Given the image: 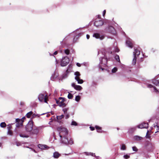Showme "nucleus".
I'll return each instance as SVG.
<instances>
[{
	"label": "nucleus",
	"mask_w": 159,
	"mask_h": 159,
	"mask_svg": "<svg viewBox=\"0 0 159 159\" xmlns=\"http://www.w3.org/2000/svg\"><path fill=\"white\" fill-rule=\"evenodd\" d=\"M95 155V153H91V155L92 156H94Z\"/></svg>",
	"instance_id": "4d7b16f0"
},
{
	"label": "nucleus",
	"mask_w": 159,
	"mask_h": 159,
	"mask_svg": "<svg viewBox=\"0 0 159 159\" xmlns=\"http://www.w3.org/2000/svg\"><path fill=\"white\" fill-rule=\"evenodd\" d=\"M67 97L68 98L71 99L73 97V96L72 94L69 93Z\"/></svg>",
	"instance_id": "e433bc0d"
},
{
	"label": "nucleus",
	"mask_w": 159,
	"mask_h": 159,
	"mask_svg": "<svg viewBox=\"0 0 159 159\" xmlns=\"http://www.w3.org/2000/svg\"><path fill=\"white\" fill-rule=\"evenodd\" d=\"M73 141L72 139L70 138L69 140L68 139V144L71 145L73 143Z\"/></svg>",
	"instance_id": "7c9ffc66"
},
{
	"label": "nucleus",
	"mask_w": 159,
	"mask_h": 159,
	"mask_svg": "<svg viewBox=\"0 0 159 159\" xmlns=\"http://www.w3.org/2000/svg\"><path fill=\"white\" fill-rule=\"evenodd\" d=\"M149 86H150V87H152L154 88V91L155 92H156L157 93H159V91L158 90V89H157V88L155 87L154 86L151 84H150L149 85Z\"/></svg>",
	"instance_id": "393cba45"
},
{
	"label": "nucleus",
	"mask_w": 159,
	"mask_h": 159,
	"mask_svg": "<svg viewBox=\"0 0 159 159\" xmlns=\"http://www.w3.org/2000/svg\"><path fill=\"white\" fill-rule=\"evenodd\" d=\"M117 130H118L119 129V128H117Z\"/></svg>",
	"instance_id": "13d9d810"
},
{
	"label": "nucleus",
	"mask_w": 159,
	"mask_h": 159,
	"mask_svg": "<svg viewBox=\"0 0 159 159\" xmlns=\"http://www.w3.org/2000/svg\"><path fill=\"white\" fill-rule=\"evenodd\" d=\"M126 149V147L124 144L122 145L121 149L122 150H125Z\"/></svg>",
	"instance_id": "4c0bfd02"
},
{
	"label": "nucleus",
	"mask_w": 159,
	"mask_h": 159,
	"mask_svg": "<svg viewBox=\"0 0 159 159\" xmlns=\"http://www.w3.org/2000/svg\"><path fill=\"white\" fill-rule=\"evenodd\" d=\"M93 36L96 39H99L100 40L103 39L104 38V36H100V34L97 33L94 34L93 35Z\"/></svg>",
	"instance_id": "9d476101"
},
{
	"label": "nucleus",
	"mask_w": 159,
	"mask_h": 159,
	"mask_svg": "<svg viewBox=\"0 0 159 159\" xmlns=\"http://www.w3.org/2000/svg\"><path fill=\"white\" fill-rule=\"evenodd\" d=\"M140 54V52L137 49H134V56H136V55H139Z\"/></svg>",
	"instance_id": "a211bd4d"
},
{
	"label": "nucleus",
	"mask_w": 159,
	"mask_h": 159,
	"mask_svg": "<svg viewBox=\"0 0 159 159\" xmlns=\"http://www.w3.org/2000/svg\"><path fill=\"white\" fill-rule=\"evenodd\" d=\"M76 65L77 66H78L79 67H80L81 66L80 64L79 63H76Z\"/></svg>",
	"instance_id": "603ef678"
},
{
	"label": "nucleus",
	"mask_w": 159,
	"mask_h": 159,
	"mask_svg": "<svg viewBox=\"0 0 159 159\" xmlns=\"http://www.w3.org/2000/svg\"><path fill=\"white\" fill-rule=\"evenodd\" d=\"M103 24V22L102 20H96L94 22V25L98 27L102 26Z\"/></svg>",
	"instance_id": "1a4fd4ad"
},
{
	"label": "nucleus",
	"mask_w": 159,
	"mask_h": 159,
	"mask_svg": "<svg viewBox=\"0 0 159 159\" xmlns=\"http://www.w3.org/2000/svg\"><path fill=\"white\" fill-rule=\"evenodd\" d=\"M65 53L67 55H69L70 53V51L69 49H66L65 51Z\"/></svg>",
	"instance_id": "ea45409f"
},
{
	"label": "nucleus",
	"mask_w": 159,
	"mask_h": 159,
	"mask_svg": "<svg viewBox=\"0 0 159 159\" xmlns=\"http://www.w3.org/2000/svg\"><path fill=\"white\" fill-rule=\"evenodd\" d=\"M33 128V124L32 121H30L25 127L26 130L27 132H31Z\"/></svg>",
	"instance_id": "39448f33"
},
{
	"label": "nucleus",
	"mask_w": 159,
	"mask_h": 159,
	"mask_svg": "<svg viewBox=\"0 0 159 159\" xmlns=\"http://www.w3.org/2000/svg\"><path fill=\"white\" fill-rule=\"evenodd\" d=\"M64 117V116L63 115H62L60 116H57V120H61Z\"/></svg>",
	"instance_id": "c85d7f7f"
},
{
	"label": "nucleus",
	"mask_w": 159,
	"mask_h": 159,
	"mask_svg": "<svg viewBox=\"0 0 159 159\" xmlns=\"http://www.w3.org/2000/svg\"><path fill=\"white\" fill-rule=\"evenodd\" d=\"M135 129L134 128H133L130 129H129V131L134 132L135 131Z\"/></svg>",
	"instance_id": "49530a36"
},
{
	"label": "nucleus",
	"mask_w": 159,
	"mask_h": 159,
	"mask_svg": "<svg viewBox=\"0 0 159 159\" xmlns=\"http://www.w3.org/2000/svg\"><path fill=\"white\" fill-rule=\"evenodd\" d=\"M80 99V96L78 95L76 96L75 100L77 102H79Z\"/></svg>",
	"instance_id": "f704fd0d"
},
{
	"label": "nucleus",
	"mask_w": 159,
	"mask_h": 159,
	"mask_svg": "<svg viewBox=\"0 0 159 159\" xmlns=\"http://www.w3.org/2000/svg\"><path fill=\"white\" fill-rule=\"evenodd\" d=\"M153 83L156 85L159 86V80L154 79L152 80Z\"/></svg>",
	"instance_id": "4be33fe9"
},
{
	"label": "nucleus",
	"mask_w": 159,
	"mask_h": 159,
	"mask_svg": "<svg viewBox=\"0 0 159 159\" xmlns=\"http://www.w3.org/2000/svg\"><path fill=\"white\" fill-rule=\"evenodd\" d=\"M115 59L117 61H118V62H120V57H119V56L118 55H116L115 56Z\"/></svg>",
	"instance_id": "c9c22d12"
},
{
	"label": "nucleus",
	"mask_w": 159,
	"mask_h": 159,
	"mask_svg": "<svg viewBox=\"0 0 159 159\" xmlns=\"http://www.w3.org/2000/svg\"><path fill=\"white\" fill-rule=\"evenodd\" d=\"M20 137H24V138H28L29 137V136L28 135H26L25 134H20Z\"/></svg>",
	"instance_id": "bb28decb"
},
{
	"label": "nucleus",
	"mask_w": 159,
	"mask_h": 159,
	"mask_svg": "<svg viewBox=\"0 0 159 159\" xmlns=\"http://www.w3.org/2000/svg\"><path fill=\"white\" fill-rule=\"evenodd\" d=\"M154 128H152V129H154L155 131V133H157L159 131V126L157 125H154Z\"/></svg>",
	"instance_id": "6ab92c4d"
},
{
	"label": "nucleus",
	"mask_w": 159,
	"mask_h": 159,
	"mask_svg": "<svg viewBox=\"0 0 159 159\" xmlns=\"http://www.w3.org/2000/svg\"><path fill=\"white\" fill-rule=\"evenodd\" d=\"M38 147L39 148L41 149H48L49 148V147L46 145L39 144L38 145Z\"/></svg>",
	"instance_id": "ddd939ff"
},
{
	"label": "nucleus",
	"mask_w": 159,
	"mask_h": 159,
	"mask_svg": "<svg viewBox=\"0 0 159 159\" xmlns=\"http://www.w3.org/2000/svg\"><path fill=\"white\" fill-rule=\"evenodd\" d=\"M151 134H150L149 133V131L148 130L147 132V133H146V137L147 138L149 139L150 138V136Z\"/></svg>",
	"instance_id": "2f4dec72"
},
{
	"label": "nucleus",
	"mask_w": 159,
	"mask_h": 159,
	"mask_svg": "<svg viewBox=\"0 0 159 159\" xmlns=\"http://www.w3.org/2000/svg\"><path fill=\"white\" fill-rule=\"evenodd\" d=\"M68 108H65L62 109V111L64 112V114L67 113V111L68 110Z\"/></svg>",
	"instance_id": "72a5a7b5"
},
{
	"label": "nucleus",
	"mask_w": 159,
	"mask_h": 159,
	"mask_svg": "<svg viewBox=\"0 0 159 159\" xmlns=\"http://www.w3.org/2000/svg\"><path fill=\"white\" fill-rule=\"evenodd\" d=\"M142 139V137L138 136H135L134 137V140L137 141L140 140Z\"/></svg>",
	"instance_id": "5701e85b"
},
{
	"label": "nucleus",
	"mask_w": 159,
	"mask_h": 159,
	"mask_svg": "<svg viewBox=\"0 0 159 159\" xmlns=\"http://www.w3.org/2000/svg\"><path fill=\"white\" fill-rule=\"evenodd\" d=\"M119 50H120L118 48H116L115 50V51L116 52H118Z\"/></svg>",
	"instance_id": "864d4df0"
},
{
	"label": "nucleus",
	"mask_w": 159,
	"mask_h": 159,
	"mask_svg": "<svg viewBox=\"0 0 159 159\" xmlns=\"http://www.w3.org/2000/svg\"><path fill=\"white\" fill-rule=\"evenodd\" d=\"M71 125H73L76 126L77 125V123L75 121H72L71 122Z\"/></svg>",
	"instance_id": "79ce46f5"
},
{
	"label": "nucleus",
	"mask_w": 159,
	"mask_h": 159,
	"mask_svg": "<svg viewBox=\"0 0 159 159\" xmlns=\"http://www.w3.org/2000/svg\"><path fill=\"white\" fill-rule=\"evenodd\" d=\"M62 141L63 143L66 144H68V139L65 136L63 137V138L62 139Z\"/></svg>",
	"instance_id": "dca6fc26"
},
{
	"label": "nucleus",
	"mask_w": 159,
	"mask_h": 159,
	"mask_svg": "<svg viewBox=\"0 0 159 159\" xmlns=\"http://www.w3.org/2000/svg\"><path fill=\"white\" fill-rule=\"evenodd\" d=\"M105 33H110L113 34H116V31L114 28L112 26H108L106 27L103 31Z\"/></svg>",
	"instance_id": "f03ea898"
},
{
	"label": "nucleus",
	"mask_w": 159,
	"mask_h": 159,
	"mask_svg": "<svg viewBox=\"0 0 159 159\" xmlns=\"http://www.w3.org/2000/svg\"><path fill=\"white\" fill-rule=\"evenodd\" d=\"M58 76V73H54L52 75V77L53 78H56Z\"/></svg>",
	"instance_id": "58836bf2"
},
{
	"label": "nucleus",
	"mask_w": 159,
	"mask_h": 159,
	"mask_svg": "<svg viewBox=\"0 0 159 159\" xmlns=\"http://www.w3.org/2000/svg\"><path fill=\"white\" fill-rule=\"evenodd\" d=\"M34 114H33V116H34Z\"/></svg>",
	"instance_id": "bf43d9fd"
},
{
	"label": "nucleus",
	"mask_w": 159,
	"mask_h": 159,
	"mask_svg": "<svg viewBox=\"0 0 159 159\" xmlns=\"http://www.w3.org/2000/svg\"><path fill=\"white\" fill-rule=\"evenodd\" d=\"M69 62V59L67 57L63 58L61 62V65L62 66H66Z\"/></svg>",
	"instance_id": "0eeeda50"
},
{
	"label": "nucleus",
	"mask_w": 159,
	"mask_h": 159,
	"mask_svg": "<svg viewBox=\"0 0 159 159\" xmlns=\"http://www.w3.org/2000/svg\"><path fill=\"white\" fill-rule=\"evenodd\" d=\"M65 115V118L66 119H67L69 118L70 116L69 113H67L64 114Z\"/></svg>",
	"instance_id": "37998d69"
},
{
	"label": "nucleus",
	"mask_w": 159,
	"mask_h": 159,
	"mask_svg": "<svg viewBox=\"0 0 159 159\" xmlns=\"http://www.w3.org/2000/svg\"><path fill=\"white\" fill-rule=\"evenodd\" d=\"M95 128L97 130V131L98 132L100 133L102 132V128L101 127L97 125H96L95 126Z\"/></svg>",
	"instance_id": "aec40b11"
},
{
	"label": "nucleus",
	"mask_w": 159,
	"mask_h": 159,
	"mask_svg": "<svg viewBox=\"0 0 159 159\" xmlns=\"http://www.w3.org/2000/svg\"><path fill=\"white\" fill-rule=\"evenodd\" d=\"M60 155V154L57 152H55L53 154V157L55 158H58Z\"/></svg>",
	"instance_id": "412c9836"
},
{
	"label": "nucleus",
	"mask_w": 159,
	"mask_h": 159,
	"mask_svg": "<svg viewBox=\"0 0 159 159\" xmlns=\"http://www.w3.org/2000/svg\"><path fill=\"white\" fill-rule=\"evenodd\" d=\"M106 10H104V11H103V16H104L106 14Z\"/></svg>",
	"instance_id": "8fccbe9b"
},
{
	"label": "nucleus",
	"mask_w": 159,
	"mask_h": 159,
	"mask_svg": "<svg viewBox=\"0 0 159 159\" xmlns=\"http://www.w3.org/2000/svg\"><path fill=\"white\" fill-rule=\"evenodd\" d=\"M137 57L136 56H134V58L133 60V64L135 65L136 62Z\"/></svg>",
	"instance_id": "c756f323"
},
{
	"label": "nucleus",
	"mask_w": 159,
	"mask_h": 159,
	"mask_svg": "<svg viewBox=\"0 0 159 159\" xmlns=\"http://www.w3.org/2000/svg\"><path fill=\"white\" fill-rule=\"evenodd\" d=\"M132 149L135 152H137L138 150L137 148L135 146L133 147H132Z\"/></svg>",
	"instance_id": "c03bdc74"
},
{
	"label": "nucleus",
	"mask_w": 159,
	"mask_h": 159,
	"mask_svg": "<svg viewBox=\"0 0 159 159\" xmlns=\"http://www.w3.org/2000/svg\"><path fill=\"white\" fill-rule=\"evenodd\" d=\"M57 53H58V52L57 51H56L54 52L53 55H56L57 54Z\"/></svg>",
	"instance_id": "6e6d98bb"
},
{
	"label": "nucleus",
	"mask_w": 159,
	"mask_h": 159,
	"mask_svg": "<svg viewBox=\"0 0 159 159\" xmlns=\"http://www.w3.org/2000/svg\"><path fill=\"white\" fill-rule=\"evenodd\" d=\"M75 79L78 81V83L79 84H82L84 82L83 80L80 79V78L75 77Z\"/></svg>",
	"instance_id": "f3484780"
},
{
	"label": "nucleus",
	"mask_w": 159,
	"mask_h": 159,
	"mask_svg": "<svg viewBox=\"0 0 159 159\" xmlns=\"http://www.w3.org/2000/svg\"><path fill=\"white\" fill-rule=\"evenodd\" d=\"M65 98H63L60 97L58 100L56 99V103L60 107H64L66 106V104L64 103Z\"/></svg>",
	"instance_id": "7ed1b4c3"
},
{
	"label": "nucleus",
	"mask_w": 159,
	"mask_h": 159,
	"mask_svg": "<svg viewBox=\"0 0 159 159\" xmlns=\"http://www.w3.org/2000/svg\"><path fill=\"white\" fill-rule=\"evenodd\" d=\"M0 126L2 128H5L6 126V124L5 122H2L1 123Z\"/></svg>",
	"instance_id": "a878e982"
},
{
	"label": "nucleus",
	"mask_w": 159,
	"mask_h": 159,
	"mask_svg": "<svg viewBox=\"0 0 159 159\" xmlns=\"http://www.w3.org/2000/svg\"><path fill=\"white\" fill-rule=\"evenodd\" d=\"M86 37L87 39H89L90 38V36L89 34L86 35Z\"/></svg>",
	"instance_id": "5fc2aeb1"
},
{
	"label": "nucleus",
	"mask_w": 159,
	"mask_h": 159,
	"mask_svg": "<svg viewBox=\"0 0 159 159\" xmlns=\"http://www.w3.org/2000/svg\"><path fill=\"white\" fill-rule=\"evenodd\" d=\"M20 122H18L17 124H16V126L17 127H19L20 126L22 125H20Z\"/></svg>",
	"instance_id": "de8ad7c7"
},
{
	"label": "nucleus",
	"mask_w": 159,
	"mask_h": 159,
	"mask_svg": "<svg viewBox=\"0 0 159 159\" xmlns=\"http://www.w3.org/2000/svg\"><path fill=\"white\" fill-rule=\"evenodd\" d=\"M130 157L129 156L127 155H125L124 156V157L126 159H127Z\"/></svg>",
	"instance_id": "a18cd8bd"
},
{
	"label": "nucleus",
	"mask_w": 159,
	"mask_h": 159,
	"mask_svg": "<svg viewBox=\"0 0 159 159\" xmlns=\"http://www.w3.org/2000/svg\"><path fill=\"white\" fill-rule=\"evenodd\" d=\"M107 58L103 57L101 58V61H100V64L102 65V66L101 65H99V68L101 69L102 70H104V69L102 68V66L103 67H106L107 66Z\"/></svg>",
	"instance_id": "20e7f679"
},
{
	"label": "nucleus",
	"mask_w": 159,
	"mask_h": 159,
	"mask_svg": "<svg viewBox=\"0 0 159 159\" xmlns=\"http://www.w3.org/2000/svg\"><path fill=\"white\" fill-rule=\"evenodd\" d=\"M58 130L60 131L59 135L61 138H62V135L66 136L68 134V131L65 128L61 127L58 128Z\"/></svg>",
	"instance_id": "f257e3e1"
},
{
	"label": "nucleus",
	"mask_w": 159,
	"mask_h": 159,
	"mask_svg": "<svg viewBox=\"0 0 159 159\" xmlns=\"http://www.w3.org/2000/svg\"><path fill=\"white\" fill-rule=\"evenodd\" d=\"M7 126V134L10 135H13V132L11 130V129L12 128L11 126V125H8Z\"/></svg>",
	"instance_id": "f8f14e48"
},
{
	"label": "nucleus",
	"mask_w": 159,
	"mask_h": 159,
	"mask_svg": "<svg viewBox=\"0 0 159 159\" xmlns=\"http://www.w3.org/2000/svg\"><path fill=\"white\" fill-rule=\"evenodd\" d=\"M75 75H76L75 77H77L78 78H80V73L78 71L76 72L75 73Z\"/></svg>",
	"instance_id": "473e14b6"
},
{
	"label": "nucleus",
	"mask_w": 159,
	"mask_h": 159,
	"mask_svg": "<svg viewBox=\"0 0 159 159\" xmlns=\"http://www.w3.org/2000/svg\"><path fill=\"white\" fill-rule=\"evenodd\" d=\"M72 86L73 87L75 90H80L82 89V87L80 86L76 85L74 83H73L72 84Z\"/></svg>",
	"instance_id": "9b49d317"
},
{
	"label": "nucleus",
	"mask_w": 159,
	"mask_h": 159,
	"mask_svg": "<svg viewBox=\"0 0 159 159\" xmlns=\"http://www.w3.org/2000/svg\"><path fill=\"white\" fill-rule=\"evenodd\" d=\"M48 97L47 95L45 96L44 94L41 93L39 94L38 97L39 100L40 102H45L47 103Z\"/></svg>",
	"instance_id": "423d86ee"
},
{
	"label": "nucleus",
	"mask_w": 159,
	"mask_h": 159,
	"mask_svg": "<svg viewBox=\"0 0 159 159\" xmlns=\"http://www.w3.org/2000/svg\"><path fill=\"white\" fill-rule=\"evenodd\" d=\"M126 45L131 48H132L133 47V44L132 42L130 40H127L126 41Z\"/></svg>",
	"instance_id": "2eb2a0df"
},
{
	"label": "nucleus",
	"mask_w": 159,
	"mask_h": 159,
	"mask_svg": "<svg viewBox=\"0 0 159 159\" xmlns=\"http://www.w3.org/2000/svg\"><path fill=\"white\" fill-rule=\"evenodd\" d=\"M20 105H21V106H23L25 105L24 102H20Z\"/></svg>",
	"instance_id": "3c124183"
},
{
	"label": "nucleus",
	"mask_w": 159,
	"mask_h": 159,
	"mask_svg": "<svg viewBox=\"0 0 159 159\" xmlns=\"http://www.w3.org/2000/svg\"><path fill=\"white\" fill-rule=\"evenodd\" d=\"M149 125L148 123L144 122L143 123L140 124L137 126L139 128H148Z\"/></svg>",
	"instance_id": "6e6552de"
},
{
	"label": "nucleus",
	"mask_w": 159,
	"mask_h": 159,
	"mask_svg": "<svg viewBox=\"0 0 159 159\" xmlns=\"http://www.w3.org/2000/svg\"><path fill=\"white\" fill-rule=\"evenodd\" d=\"M39 129L36 128H34L33 129L30 133L33 134H37L39 133Z\"/></svg>",
	"instance_id": "4468645a"
},
{
	"label": "nucleus",
	"mask_w": 159,
	"mask_h": 159,
	"mask_svg": "<svg viewBox=\"0 0 159 159\" xmlns=\"http://www.w3.org/2000/svg\"><path fill=\"white\" fill-rule=\"evenodd\" d=\"M90 129L92 131L94 130L95 129V128L93 127L90 126Z\"/></svg>",
	"instance_id": "09e8293b"
},
{
	"label": "nucleus",
	"mask_w": 159,
	"mask_h": 159,
	"mask_svg": "<svg viewBox=\"0 0 159 159\" xmlns=\"http://www.w3.org/2000/svg\"><path fill=\"white\" fill-rule=\"evenodd\" d=\"M117 70V69L116 67H114L112 70V73H115Z\"/></svg>",
	"instance_id": "a19ab883"
},
{
	"label": "nucleus",
	"mask_w": 159,
	"mask_h": 159,
	"mask_svg": "<svg viewBox=\"0 0 159 159\" xmlns=\"http://www.w3.org/2000/svg\"><path fill=\"white\" fill-rule=\"evenodd\" d=\"M16 122L17 124L18 122H20V125H22L23 121L19 119H16Z\"/></svg>",
	"instance_id": "cd10ccee"
},
{
	"label": "nucleus",
	"mask_w": 159,
	"mask_h": 159,
	"mask_svg": "<svg viewBox=\"0 0 159 159\" xmlns=\"http://www.w3.org/2000/svg\"><path fill=\"white\" fill-rule=\"evenodd\" d=\"M33 112L32 111H30L26 114V117L28 118L30 117L33 114Z\"/></svg>",
	"instance_id": "b1692460"
}]
</instances>
